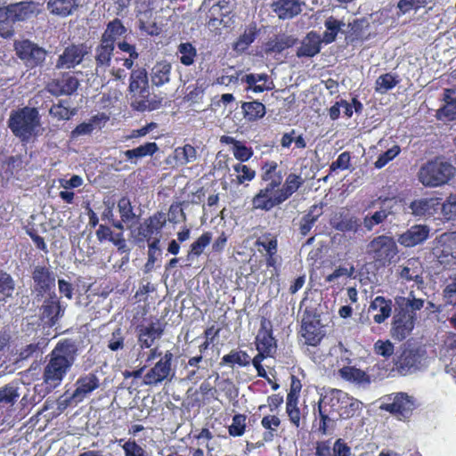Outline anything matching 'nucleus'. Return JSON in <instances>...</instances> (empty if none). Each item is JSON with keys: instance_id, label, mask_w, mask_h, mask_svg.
<instances>
[{"instance_id": "f257e3e1", "label": "nucleus", "mask_w": 456, "mask_h": 456, "mask_svg": "<svg viewBox=\"0 0 456 456\" xmlns=\"http://www.w3.org/2000/svg\"><path fill=\"white\" fill-rule=\"evenodd\" d=\"M77 356V346L70 340L59 342L48 355L44 368L43 381L50 388L61 385Z\"/></svg>"}, {"instance_id": "f03ea898", "label": "nucleus", "mask_w": 456, "mask_h": 456, "mask_svg": "<svg viewBox=\"0 0 456 456\" xmlns=\"http://www.w3.org/2000/svg\"><path fill=\"white\" fill-rule=\"evenodd\" d=\"M425 301L414 290H411L406 297L395 298V314L391 329L393 338L403 340L411 334L417 319L416 313L424 307Z\"/></svg>"}, {"instance_id": "7ed1b4c3", "label": "nucleus", "mask_w": 456, "mask_h": 456, "mask_svg": "<svg viewBox=\"0 0 456 456\" xmlns=\"http://www.w3.org/2000/svg\"><path fill=\"white\" fill-rule=\"evenodd\" d=\"M8 126L13 134L21 141H28L36 136L41 123L36 108L25 107L11 113Z\"/></svg>"}, {"instance_id": "20e7f679", "label": "nucleus", "mask_w": 456, "mask_h": 456, "mask_svg": "<svg viewBox=\"0 0 456 456\" xmlns=\"http://www.w3.org/2000/svg\"><path fill=\"white\" fill-rule=\"evenodd\" d=\"M454 167L442 159H436L422 165L418 179L425 187L434 188L447 183L454 175Z\"/></svg>"}, {"instance_id": "39448f33", "label": "nucleus", "mask_w": 456, "mask_h": 456, "mask_svg": "<svg viewBox=\"0 0 456 456\" xmlns=\"http://www.w3.org/2000/svg\"><path fill=\"white\" fill-rule=\"evenodd\" d=\"M366 253L373 261L381 265H387L397 255L398 248L395 240L392 237L379 235L368 243Z\"/></svg>"}, {"instance_id": "423d86ee", "label": "nucleus", "mask_w": 456, "mask_h": 456, "mask_svg": "<svg viewBox=\"0 0 456 456\" xmlns=\"http://www.w3.org/2000/svg\"><path fill=\"white\" fill-rule=\"evenodd\" d=\"M126 33V28L118 20H114L107 26L102 34L101 43L95 50V61L104 63L109 60V54L114 51V44Z\"/></svg>"}, {"instance_id": "0eeeda50", "label": "nucleus", "mask_w": 456, "mask_h": 456, "mask_svg": "<svg viewBox=\"0 0 456 456\" xmlns=\"http://www.w3.org/2000/svg\"><path fill=\"white\" fill-rule=\"evenodd\" d=\"M173 354L167 351L162 358L157 362L143 376V384L156 387L166 380H171L174 372L171 368Z\"/></svg>"}, {"instance_id": "6e6552de", "label": "nucleus", "mask_w": 456, "mask_h": 456, "mask_svg": "<svg viewBox=\"0 0 456 456\" xmlns=\"http://www.w3.org/2000/svg\"><path fill=\"white\" fill-rule=\"evenodd\" d=\"M95 61L97 73L105 71L109 68L111 76L118 80H124L126 77V71L131 69L134 64L132 58H126L118 52L115 53L112 52V54H109V60L104 63H101L100 61Z\"/></svg>"}, {"instance_id": "1a4fd4ad", "label": "nucleus", "mask_w": 456, "mask_h": 456, "mask_svg": "<svg viewBox=\"0 0 456 456\" xmlns=\"http://www.w3.org/2000/svg\"><path fill=\"white\" fill-rule=\"evenodd\" d=\"M285 201L281 187L265 185L252 199L255 209L269 211Z\"/></svg>"}, {"instance_id": "9d476101", "label": "nucleus", "mask_w": 456, "mask_h": 456, "mask_svg": "<svg viewBox=\"0 0 456 456\" xmlns=\"http://www.w3.org/2000/svg\"><path fill=\"white\" fill-rule=\"evenodd\" d=\"M338 373L342 379L358 386H367L370 383V375L353 365L352 360L347 356H341Z\"/></svg>"}, {"instance_id": "9b49d317", "label": "nucleus", "mask_w": 456, "mask_h": 456, "mask_svg": "<svg viewBox=\"0 0 456 456\" xmlns=\"http://www.w3.org/2000/svg\"><path fill=\"white\" fill-rule=\"evenodd\" d=\"M17 55L31 65L43 62L46 57V51L29 40H20L14 44Z\"/></svg>"}, {"instance_id": "f8f14e48", "label": "nucleus", "mask_w": 456, "mask_h": 456, "mask_svg": "<svg viewBox=\"0 0 456 456\" xmlns=\"http://www.w3.org/2000/svg\"><path fill=\"white\" fill-rule=\"evenodd\" d=\"M433 254L444 266L456 264V240L452 236L443 235L434 248Z\"/></svg>"}, {"instance_id": "ddd939ff", "label": "nucleus", "mask_w": 456, "mask_h": 456, "mask_svg": "<svg viewBox=\"0 0 456 456\" xmlns=\"http://www.w3.org/2000/svg\"><path fill=\"white\" fill-rule=\"evenodd\" d=\"M150 3L151 0H138L136 2V12L139 18V28L148 35H159L161 31V28L152 19L153 11L150 7Z\"/></svg>"}, {"instance_id": "4468645a", "label": "nucleus", "mask_w": 456, "mask_h": 456, "mask_svg": "<svg viewBox=\"0 0 456 456\" xmlns=\"http://www.w3.org/2000/svg\"><path fill=\"white\" fill-rule=\"evenodd\" d=\"M42 11V4L37 2H20L10 4V12L12 21H24L38 15Z\"/></svg>"}, {"instance_id": "2eb2a0df", "label": "nucleus", "mask_w": 456, "mask_h": 456, "mask_svg": "<svg viewBox=\"0 0 456 456\" xmlns=\"http://www.w3.org/2000/svg\"><path fill=\"white\" fill-rule=\"evenodd\" d=\"M87 54L86 47L84 45H71L67 47L59 56L56 62L57 69H71L79 64L85 55Z\"/></svg>"}, {"instance_id": "dca6fc26", "label": "nucleus", "mask_w": 456, "mask_h": 456, "mask_svg": "<svg viewBox=\"0 0 456 456\" xmlns=\"http://www.w3.org/2000/svg\"><path fill=\"white\" fill-rule=\"evenodd\" d=\"M301 335L305 344L316 346L323 337V330L320 321L310 316L304 318L301 326Z\"/></svg>"}, {"instance_id": "f3484780", "label": "nucleus", "mask_w": 456, "mask_h": 456, "mask_svg": "<svg viewBox=\"0 0 456 456\" xmlns=\"http://www.w3.org/2000/svg\"><path fill=\"white\" fill-rule=\"evenodd\" d=\"M344 399H346V393L342 390L332 389L326 394L319 403V411L322 419L325 420L328 418V412L330 411H330L338 414L340 404Z\"/></svg>"}, {"instance_id": "a211bd4d", "label": "nucleus", "mask_w": 456, "mask_h": 456, "mask_svg": "<svg viewBox=\"0 0 456 456\" xmlns=\"http://www.w3.org/2000/svg\"><path fill=\"white\" fill-rule=\"evenodd\" d=\"M429 231V228L426 225H413L399 236L398 242L407 248L414 247L428 238Z\"/></svg>"}, {"instance_id": "6ab92c4d", "label": "nucleus", "mask_w": 456, "mask_h": 456, "mask_svg": "<svg viewBox=\"0 0 456 456\" xmlns=\"http://www.w3.org/2000/svg\"><path fill=\"white\" fill-rule=\"evenodd\" d=\"M440 207L438 198H421L413 200L409 205L411 213L419 217H427L434 216Z\"/></svg>"}, {"instance_id": "aec40b11", "label": "nucleus", "mask_w": 456, "mask_h": 456, "mask_svg": "<svg viewBox=\"0 0 456 456\" xmlns=\"http://www.w3.org/2000/svg\"><path fill=\"white\" fill-rule=\"evenodd\" d=\"M197 159V151L191 144L177 147L173 153L166 159V163L173 167H181L192 163Z\"/></svg>"}, {"instance_id": "412c9836", "label": "nucleus", "mask_w": 456, "mask_h": 456, "mask_svg": "<svg viewBox=\"0 0 456 456\" xmlns=\"http://www.w3.org/2000/svg\"><path fill=\"white\" fill-rule=\"evenodd\" d=\"M423 266L421 262L418 258H411L407 260L403 266H401V270L399 275L402 279L405 281H413L418 285L419 291L422 289L423 284Z\"/></svg>"}, {"instance_id": "4be33fe9", "label": "nucleus", "mask_w": 456, "mask_h": 456, "mask_svg": "<svg viewBox=\"0 0 456 456\" xmlns=\"http://www.w3.org/2000/svg\"><path fill=\"white\" fill-rule=\"evenodd\" d=\"M300 0H277L272 4L273 12L281 20L292 19L302 11Z\"/></svg>"}, {"instance_id": "5701e85b", "label": "nucleus", "mask_w": 456, "mask_h": 456, "mask_svg": "<svg viewBox=\"0 0 456 456\" xmlns=\"http://www.w3.org/2000/svg\"><path fill=\"white\" fill-rule=\"evenodd\" d=\"M78 80L69 75H63L61 78L54 79L48 84V91L54 95L71 94L77 89Z\"/></svg>"}, {"instance_id": "b1692460", "label": "nucleus", "mask_w": 456, "mask_h": 456, "mask_svg": "<svg viewBox=\"0 0 456 456\" xmlns=\"http://www.w3.org/2000/svg\"><path fill=\"white\" fill-rule=\"evenodd\" d=\"M99 387V379L94 374L80 377L76 382V389L72 398L81 402L87 395Z\"/></svg>"}, {"instance_id": "393cba45", "label": "nucleus", "mask_w": 456, "mask_h": 456, "mask_svg": "<svg viewBox=\"0 0 456 456\" xmlns=\"http://www.w3.org/2000/svg\"><path fill=\"white\" fill-rule=\"evenodd\" d=\"M413 409V403L409 395L403 393L397 394L393 402L386 405V410L398 414L400 419L408 418Z\"/></svg>"}, {"instance_id": "a878e982", "label": "nucleus", "mask_w": 456, "mask_h": 456, "mask_svg": "<svg viewBox=\"0 0 456 456\" xmlns=\"http://www.w3.org/2000/svg\"><path fill=\"white\" fill-rule=\"evenodd\" d=\"M261 179L266 183V185L281 187L283 173L275 161H268L261 167Z\"/></svg>"}, {"instance_id": "bb28decb", "label": "nucleus", "mask_w": 456, "mask_h": 456, "mask_svg": "<svg viewBox=\"0 0 456 456\" xmlns=\"http://www.w3.org/2000/svg\"><path fill=\"white\" fill-rule=\"evenodd\" d=\"M369 311L376 312L373 315L376 323H382L391 315L392 301L378 296L371 301Z\"/></svg>"}, {"instance_id": "cd10ccee", "label": "nucleus", "mask_w": 456, "mask_h": 456, "mask_svg": "<svg viewBox=\"0 0 456 456\" xmlns=\"http://www.w3.org/2000/svg\"><path fill=\"white\" fill-rule=\"evenodd\" d=\"M316 456H350L351 448L342 440L338 439L330 447L325 442L316 446Z\"/></svg>"}, {"instance_id": "c85d7f7f", "label": "nucleus", "mask_w": 456, "mask_h": 456, "mask_svg": "<svg viewBox=\"0 0 456 456\" xmlns=\"http://www.w3.org/2000/svg\"><path fill=\"white\" fill-rule=\"evenodd\" d=\"M321 43L322 40L316 33H308L297 49V55L298 57H313L316 55L321 50Z\"/></svg>"}, {"instance_id": "c756f323", "label": "nucleus", "mask_w": 456, "mask_h": 456, "mask_svg": "<svg viewBox=\"0 0 456 456\" xmlns=\"http://www.w3.org/2000/svg\"><path fill=\"white\" fill-rule=\"evenodd\" d=\"M248 84V89L254 93H263L273 88V84L266 74H248L241 79Z\"/></svg>"}, {"instance_id": "7c9ffc66", "label": "nucleus", "mask_w": 456, "mask_h": 456, "mask_svg": "<svg viewBox=\"0 0 456 456\" xmlns=\"http://www.w3.org/2000/svg\"><path fill=\"white\" fill-rule=\"evenodd\" d=\"M163 330L159 323H151L140 330L138 341L142 349L151 348L154 341L161 337Z\"/></svg>"}, {"instance_id": "2f4dec72", "label": "nucleus", "mask_w": 456, "mask_h": 456, "mask_svg": "<svg viewBox=\"0 0 456 456\" xmlns=\"http://www.w3.org/2000/svg\"><path fill=\"white\" fill-rule=\"evenodd\" d=\"M148 78L144 69H136L132 70L130 77V92L137 94L141 97L147 95Z\"/></svg>"}, {"instance_id": "473e14b6", "label": "nucleus", "mask_w": 456, "mask_h": 456, "mask_svg": "<svg viewBox=\"0 0 456 456\" xmlns=\"http://www.w3.org/2000/svg\"><path fill=\"white\" fill-rule=\"evenodd\" d=\"M171 64L167 61L157 62L151 70V81L156 86H161L170 80Z\"/></svg>"}, {"instance_id": "72a5a7b5", "label": "nucleus", "mask_w": 456, "mask_h": 456, "mask_svg": "<svg viewBox=\"0 0 456 456\" xmlns=\"http://www.w3.org/2000/svg\"><path fill=\"white\" fill-rule=\"evenodd\" d=\"M33 280L37 288L42 291H46L54 287L55 278L49 269L42 266H37L33 272Z\"/></svg>"}, {"instance_id": "f704fd0d", "label": "nucleus", "mask_w": 456, "mask_h": 456, "mask_svg": "<svg viewBox=\"0 0 456 456\" xmlns=\"http://www.w3.org/2000/svg\"><path fill=\"white\" fill-rule=\"evenodd\" d=\"M63 313L64 309L61 306L59 300L52 297L44 303L41 314L43 320H47V322L53 325Z\"/></svg>"}, {"instance_id": "c9c22d12", "label": "nucleus", "mask_w": 456, "mask_h": 456, "mask_svg": "<svg viewBox=\"0 0 456 456\" xmlns=\"http://www.w3.org/2000/svg\"><path fill=\"white\" fill-rule=\"evenodd\" d=\"M159 151V146L155 142H146L134 149L127 150L124 152L126 158L136 164L139 159L152 156Z\"/></svg>"}, {"instance_id": "e433bc0d", "label": "nucleus", "mask_w": 456, "mask_h": 456, "mask_svg": "<svg viewBox=\"0 0 456 456\" xmlns=\"http://www.w3.org/2000/svg\"><path fill=\"white\" fill-rule=\"evenodd\" d=\"M78 6V0H49L48 9L53 14L60 16L70 15Z\"/></svg>"}, {"instance_id": "4c0bfd02", "label": "nucleus", "mask_w": 456, "mask_h": 456, "mask_svg": "<svg viewBox=\"0 0 456 456\" xmlns=\"http://www.w3.org/2000/svg\"><path fill=\"white\" fill-rule=\"evenodd\" d=\"M17 384L11 383L0 388V408L9 409L13 406L20 394Z\"/></svg>"}, {"instance_id": "58836bf2", "label": "nucleus", "mask_w": 456, "mask_h": 456, "mask_svg": "<svg viewBox=\"0 0 456 456\" xmlns=\"http://www.w3.org/2000/svg\"><path fill=\"white\" fill-rule=\"evenodd\" d=\"M241 109L244 118L248 121H256L265 115V106L257 101L243 102Z\"/></svg>"}, {"instance_id": "ea45409f", "label": "nucleus", "mask_w": 456, "mask_h": 456, "mask_svg": "<svg viewBox=\"0 0 456 456\" xmlns=\"http://www.w3.org/2000/svg\"><path fill=\"white\" fill-rule=\"evenodd\" d=\"M166 222L165 215L158 213L145 222V228H142L140 234L148 239L155 232H159L166 224Z\"/></svg>"}, {"instance_id": "a19ab883", "label": "nucleus", "mask_w": 456, "mask_h": 456, "mask_svg": "<svg viewBox=\"0 0 456 456\" xmlns=\"http://www.w3.org/2000/svg\"><path fill=\"white\" fill-rule=\"evenodd\" d=\"M256 344L257 351L273 354L276 350V342L267 330H259L256 338Z\"/></svg>"}, {"instance_id": "79ce46f5", "label": "nucleus", "mask_w": 456, "mask_h": 456, "mask_svg": "<svg viewBox=\"0 0 456 456\" xmlns=\"http://www.w3.org/2000/svg\"><path fill=\"white\" fill-rule=\"evenodd\" d=\"M304 182V178L300 175L294 173L289 174L286 177L282 186L281 185V190L285 200H287L293 193H295L301 187Z\"/></svg>"}, {"instance_id": "37998d69", "label": "nucleus", "mask_w": 456, "mask_h": 456, "mask_svg": "<svg viewBox=\"0 0 456 456\" xmlns=\"http://www.w3.org/2000/svg\"><path fill=\"white\" fill-rule=\"evenodd\" d=\"M362 402L346 394V399L340 404L338 415L345 419L351 418L362 409Z\"/></svg>"}, {"instance_id": "c03bdc74", "label": "nucleus", "mask_w": 456, "mask_h": 456, "mask_svg": "<svg viewBox=\"0 0 456 456\" xmlns=\"http://www.w3.org/2000/svg\"><path fill=\"white\" fill-rule=\"evenodd\" d=\"M256 35V27L255 25L248 26L244 33L240 37L234 44L233 48L236 52H244L255 40Z\"/></svg>"}, {"instance_id": "a18cd8bd", "label": "nucleus", "mask_w": 456, "mask_h": 456, "mask_svg": "<svg viewBox=\"0 0 456 456\" xmlns=\"http://www.w3.org/2000/svg\"><path fill=\"white\" fill-rule=\"evenodd\" d=\"M202 361V356H194L189 359L188 363L186 365V379L189 381L196 383L198 380L203 378V373L201 369L199 366V363Z\"/></svg>"}, {"instance_id": "49530a36", "label": "nucleus", "mask_w": 456, "mask_h": 456, "mask_svg": "<svg viewBox=\"0 0 456 456\" xmlns=\"http://www.w3.org/2000/svg\"><path fill=\"white\" fill-rule=\"evenodd\" d=\"M322 215V208L318 206H313L309 212L302 218L300 222V232L302 235H306L312 229L318 217Z\"/></svg>"}, {"instance_id": "de8ad7c7", "label": "nucleus", "mask_w": 456, "mask_h": 456, "mask_svg": "<svg viewBox=\"0 0 456 456\" xmlns=\"http://www.w3.org/2000/svg\"><path fill=\"white\" fill-rule=\"evenodd\" d=\"M251 362L250 356L244 351L232 350L222 358V362L226 364L237 363L240 366H248Z\"/></svg>"}, {"instance_id": "09e8293b", "label": "nucleus", "mask_w": 456, "mask_h": 456, "mask_svg": "<svg viewBox=\"0 0 456 456\" xmlns=\"http://www.w3.org/2000/svg\"><path fill=\"white\" fill-rule=\"evenodd\" d=\"M389 214L388 209L382 208L371 215H366L363 218V225L368 231H371L374 226L382 224Z\"/></svg>"}, {"instance_id": "8fccbe9b", "label": "nucleus", "mask_w": 456, "mask_h": 456, "mask_svg": "<svg viewBox=\"0 0 456 456\" xmlns=\"http://www.w3.org/2000/svg\"><path fill=\"white\" fill-rule=\"evenodd\" d=\"M178 54L181 63L185 66H190L193 64L197 52L191 44L182 43L178 46Z\"/></svg>"}, {"instance_id": "3c124183", "label": "nucleus", "mask_w": 456, "mask_h": 456, "mask_svg": "<svg viewBox=\"0 0 456 456\" xmlns=\"http://www.w3.org/2000/svg\"><path fill=\"white\" fill-rule=\"evenodd\" d=\"M398 80L396 77L390 74L387 73L379 76L376 80V91L379 94H385L388 90L392 89L396 86Z\"/></svg>"}, {"instance_id": "603ef678", "label": "nucleus", "mask_w": 456, "mask_h": 456, "mask_svg": "<svg viewBox=\"0 0 456 456\" xmlns=\"http://www.w3.org/2000/svg\"><path fill=\"white\" fill-rule=\"evenodd\" d=\"M233 170L237 174L236 181L239 184H242L245 182L252 181L256 176L255 170L241 163L234 165Z\"/></svg>"}, {"instance_id": "864d4df0", "label": "nucleus", "mask_w": 456, "mask_h": 456, "mask_svg": "<svg viewBox=\"0 0 456 456\" xmlns=\"http://www.w3.org/2000/svg\"><path fill=\"white\" fill-rule=\"evenodd\" d=\"M118 208L122 221L128 224L135 218L133 207L127 198H122L118 202Z\"/></svg>"}, {"instance_id": "5fc2aeb1", "label": "nucleus", "mask_w": 456, "mask_h": 456, "mask_svg": "<svg viewBox=\"0 0 456 456\" xmlns=\"http://www.w3.org/2000/svg\"><path fill=\"white\" fill-rule=\"evenodd\" d=\"M332 225L340 232H356L359 227V222L354 216H346L338 222L332 221Z\"/></svg>"}, {"instance_id": "6e6d98bb", "label": "nucleus", "mask_w": 456, "mask_h": 456, "mask_svg": "<svg viewBox=\"0 0 456 456\" xmlns=\"http://www.w3.org/2000/svg\"><path fill=\"white\" fill-rule=\"evenodd\" d=\"M401 151L399 145L394 144L391 148L386 151L384 153L380 154L374 166L376 168H382L388 162L393 160Z\"/></svg>"}, {"instance_id": "4d7b16f0", "label": "nucleus", "mask_w": 456, "mask_h": 456, "mask_svg": "<svg viewBox=\"0 0 456 456\" xmlns=\"http://www.w3.org/2000/svg\"><path fill=\"white\" fill-rule=\"evenodd\" d=\"M446 100L444 105L437 111L439 118L456 119V99H450L445 94Z\"/></svg>"}, {"instance_id": "13d9d810", "label": "nucleus", "mask_w": 456, "mask_h": 456, "mask_svg": "<svg viewBox=\"0 0 456 456\" xmlns=\"http://www.w3.org/2000/svg\"><path fill=\"white\" fill-rule=\"evenodd\" d=\"M340 22L336 19L330 17L325 21V27L327 30L323 35V41L327 44L331 43L335 40V37L340 29Z\"/></svg>"}, {"instance_id": "bf43d9fd", "label": "nucleus", "mask_w": 456, "mask_h": 456, "mask_svg": "<svg viewBox=\"0 0 456 456\" xmlns=\"http://www.w3.org/2000/svg\"><path fill=\"white\" fill-rule=\"evenodd\" d=\"M286 410L290 421L294 425L298 427L300 423V411L299 409L297 407V402L293 398V395L291 393H289L287 397Z\"/></svg>"}, {"instance_id": "052dcab7", "label": "nucleus", "mask_w": 456, "mask_h": 456, "mask_svg": "<svg viewBox=\"0 0 456 456\" xmlns=\"http://www.w3.org/2000/svg\"><path fill=\"white\" fill-rule=\"evenodd\" d=\"M246 428V416L237 414L232 419V423L229 427V434L232 436H240L244 434Z\"/></svg>"}, {"instance_id": "680f3d73", "label": "nucleus", "mask_w": 456, "mask_h": 456, "mask_svg": "<svg viewBox=\"0 0 456 456\" xmlns=\"http://www.w3.org/2000/svg\"><path fill=\"white\" fill-rule=\"evenodd\" d=\"M354 273V267L353 265H350L349 267L338 266L332 273L326 276L325 281L327 282H334L341 277H351Z\"/></svg>"}, {"instance_id": "e2e57ef3", "label": "nucleus", "mask_w": 456, "mask_h": 456, "mask_svg": "<svg viewBox=\"0 0 456 456\" xmlns=\"http://www.w3.org/2000/svg\"><path fill=\"white\" fill-rule=\"evenodd\" d=\"M121 446L125 456H146L144 449L134 440L126 441Z\"/></svg>"}, {"instance_id": "0e129e2a", "label": "nucleus", "mask_w": 456, "mask_h": 456, "mask_svg": "<svg viewBox=\"0 0 456 456\" xmlns=\"http://www.w3.org/2000/svg\"><path fill=\"white\" fill-rule=\"evenodd\" d=\"M211 236L209 233L202 234L195 242L191 246V253L199 256L200 255L205 248L210 243Z\"/></svg>"}, {"instance_id": "69168bd1", "label": "nucleus", "mask_w": 456, "mask_h": 456, "mask_svg": "<svg viewBox=\"0 0 456 456\" xmlns=\"http://www.w3.org/2000/svg\"><path fill=\"white\" fill-rule=\"evenodd\" d=\"M441 209L448 218L456 217V194H451L442 204Z\"/></svg>"}, {"instance_id": "338daca9", "label": "nucleus", "mask_w": 456, "mask_h": 456, "mask_svg": "<svg viewBox=\"0 0 456 456\" xmlns=\"http://www.w3.org/2000/svg\"><path fill=\"white\" fill-rule=\"evenodd\" d=\"M232 153L238 160L244 162L252 157L253 151L251 148H248L242 142H240L236 145V148H232Z\"/></svg>"}, {"instance_id": "774afa93", "label": "nucleus", "mask_w": 456, "mask_h": 456, "mask_svg": "<svg viewBox=\"0 0 456 456\" xmlns=\"http://www.w3.org/2000/svg\"><path fill=\"white\" fill-rule=\"evenodd\" d=\"M256 245L261 246L267 255H275L277 252V240L274 238L262 237L256 240Z\"/></svg>"}]
</instances>
